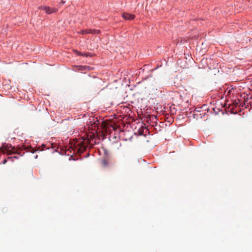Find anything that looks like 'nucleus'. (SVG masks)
<instances>
[{
    "label": "nucleus",
    "instance_id": "f257e3e1",
    "mask_svg": "<svg viewBox=\"0 0 252 252\" xmlns=\"http://www.w3.org/2000/svg\"><path fill=\"white\" fill-rule=\"evenodd\" d=\"M208 112L206 111H203V112H199V113H189V117H192L193 118L196 119V120H199V119H207V116L206 117V115L208 116L207 113Z\"/></svg>",
    "mask_w": 252,
    "mask_h": 252
},
{
    "label": "nucleus",
    "instance_id": "f03ea898",
    "mask_svg": "<svg viewBox=\"0 0 252 252\" xmlns=\"http://www.w3.org/2000/svg\"><path fill=\"white\" fill-rule=\"evenodd\" d=\"M1 148L3 149V151L7 152L9 154L17 153V150L14 147L6 143H3Z\"/></svg>",
    "mask_w": 252,
    "mask_h": 252
},
{
    "label": "nucleus",
    "instance_id": "7ed1b4c3",
    "mask_svg": "<svg viewBox=\"0 0 252 252\" xmlns=\"http://www.w3.org/2000/svg\"><path fill=\"white\" fill-rule=\"evenodd\" d=\"M41 147V150H40V147H39L38 149H34L32 147H25L24 150H26V152H30V153H34L35 152L39 151H41L44 150H45V148L46 147V145L45 144H42Z\"/></svg>",
    "mask_w": 252,
    "mask_h": 252
},
{
    "label": "nucleus",
    "instance_id": "20e7f679",
    "mask_svg": "<svg viewBox=\"0 0 252 252\" xmlns=\"http://www.w3.org/2000/svg\"><path fill=\"white\" fill-rule=\"evenodd\" d=\"M41 9L44 10L45 12L48 14L56 12L57 11V9L51 8L49 6H41Z\"/></svg>",
    "mask_w": 252,
    "mask_h": 252
},
{
    "label": "nucleus",
    "instance_id": "39448f33",
    "mask_svg": "<svg viewBox=\"0 0 252 252\" xmlns=\"http://www.w3.org/2000/svg\"><path fill=\"white\" fill-rule=\"evenodd\" d=\"M207 110L206 105H204L202 107H196L195 109L189 113H199L206 111Z\"/></svg>",
    "mask_w": 252,
    "mask_h": 252
},
{
    "label": "nucleus",
    "instance_id": "423d86ee",
    "mask_svg": "<svg viewBox=\"0 0 252 252\" xmlns=\"http://www.w3.org/2000/svg\"><path fill=\"white\" fill-rule=\"evenodd\" d=\"M73 150V148L72 147H69L67 150H65V155H67V156H70L69 158V160H75V159L72 158V155H74V152H72V151Z\"/></svg>",
    "mask_w": 252,
    "mask_h": 252
},
{
    "label": "nucleus",
    "instance_id": "0eeeda50",
    "mask_svg": "<svg viewBox=\"0 0 252 252\" xmlns=\"http://www.w3.org/2000/svg\"><path fill=\"white\" fill-rule=\"evenodd\" d=\"M122 17L124 19L126 20H132L135 18V16L134 15L125 12L123 13Z\"/></svg>",
    "mask_w": 252,
    "mask_h": 252
},
{
    "label": "nucleus",
    "instance_id": "6e6552de",
    "mask_svg": "<svg viewBox=\"0 0 252 252\" xmlns=\"http://www.w3.org/2000/svg\"><path fill=\"white\" fill-rule=\"evenodd\" d=\"M76 53H77V54L79 56H83V57H91V54L90 53H83L81 52H79V51H76Z\"/></svg>",
    "mask_w": 252,
    "mask_h": 252
},
{
    "label": "nucleus",
    "instance_id": "1a4fd4ad",
    "mask_svg": "<svg viewBox=\"0 0 252 252\" xmlns=\"http://www.w3.org/2000/svg\"><path fill=\"white\" fill-rule=\"evenodd\" d=\"M144 130H146V131H147V129L145 127H141L140 129L138 130V133L140 135H144Z\"/></svg>",
    "mask_w": 252,
    "mask_h": 252
},
{
    "label": "nucleus",
    "instance_id": "9d476101",
    "mask_svg": "<svg viewBox=\"0 0 252 252\" xmlns=\"http://www.w3.org/2000/svg\"><path fill=\"white\" fill-rule=\"evenodd\" d=\"M80 33H82V34H86L92 33V30L89 29V30H82Z\"/></svg>",
    "mask_w": 252,
    "mask_h": 252
},
{
    "label": "nucleus",
    "instance_id": "9b49d317",
    "mask_svg": "<svg viewBox=\"0 0 252 252\" xmlns=\"http://www.w3.org/2000/svg\"><path fill=\"white\" fill-rule=\"evenodd\" d=\"M101 164L104 166V167H106L108 166V162L107 161V160L105 159H103L102 160H101Z\"/></svg>",
    "mask_w": 252,
    "mask_h": 252
},
{
    "label": "nucleus",
    "instance_id": "f8f14e48",
    "mask_svg": "<svg viewBox=\"0 0 252 252\" xmlns=\"http://www.w3.org/2000/svg\"><path fill=\"white\" fill-rule=\"evenodd\" d=\"M233 90V88H230L229 87H228L226 91V93H227V95L230 94L231 93V91Z\"/></svg>",
    "mask_w": 252,
    "mask_h": 252
},
{
    "label": "nucleus",
    "instance_id": "ddd939ff",
    "mask_svg": "<svg viewBox=\"0 0 252 252\" xmlns=\"http://www.w3.org/2000/svg\"><path fill=\"white\" fill-rule=\"evenodd\" d=\"M79 69H80L81 70H85L87 68H89V67L87 66L80 65V66H79Z\"/></svg>",
    "mask_w": 252,
    "mask_h": 252
},
{
    "label": "nucleus",
    "instance_id": "4468645a",
    "mask_svg": "<svg viewBox=\"0 0 252 252\" xmlns=\"http://www.w3.org/2000/svg\"><path fill=\"white\" fill-rule=\"evenodd\" d=\"M99 33H100V31L99 30H92V33H93V34H98Z\"/></svg>",
    "mask_w": 252,
    "mask_h": 252
},
{
    "label": "nucleus",
    "instance_id": "2eb2a0df",
    "mask_svg": "<svg viewBox=\"0 0 252 252\" xmlns=\"http://www.w3.org/2000/svg\"><path fill=\"white\" fill-rule=\"evenodd\" d=\"M13 158H16V159H18V157H17V156H14V157H8V159H10V160H12V159Z\"/></svg>",
    "mask_w": 252,
    "mask_h": 252
},
{
    "label": "nucleus",
    "instance_id": "dca6fc26",
    "mask_svg": "<svg viewBox=\"0 0 252 252\" xmlns=\"http://www.w3.org/2000/svg\"><path fill=\"white\" fill-rule=\"evenodd\" d=\"M177 95H180V97H181V99H182V100H184L183 96L181 94H180V93H178H178H177Z\"/></svg>",
    "mask_w": 252,
    "mask_h": 252
},
{
    "label": "nucleus",
    "instance_id": "f3484780",
    "mask_svg": "<svg viewBox=\"0 0 252 252\" xmlns=\"http://www.w3.org/2000/svg\"><path fill=\"white\" fill-rule=\"evenodd\" d=\"M7 159H4L2 162V163L3 164H5L6 162H7Z\"/></svg>",
    "mask_w": 252,
    "mask_h": 252
},
{
    "label": "nucleus",
    "instance_id": "a211bd4d",
    "mask_svg": "<svg viewBox=\"0 0 252 252\" xmlns=\"http://www.w3.org/2000/svg\"><path fill=\"white\" fill-rule=\"evenodd\" d=\"M37 157H38V156H37V155H36V156H35L34 157V158L35 159H37Z\"/></svg>",
    "mask_w": 252,
    "mask_h": 252
}]
</instances>
